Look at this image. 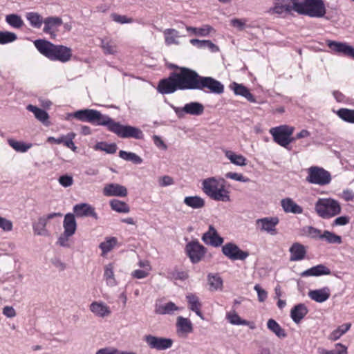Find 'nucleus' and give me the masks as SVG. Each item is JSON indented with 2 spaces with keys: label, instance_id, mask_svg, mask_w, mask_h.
<instances>
[{
  "label": "nucleus",
  "instance_id": "obj_1",
  "mask_svg": "<svg viewBox=\"0 0 354 354\" xmlns=\"http://www.w3.org/2000/svg\"><path fill=\"white\" fill-rule=\"evenodd\" d=\"M270 11L273 13L296 12L312 18H322L326 14L324 0H274Z\"/></svg>",
  "mask_w": 354,
  "mask_h": 354
},
{
  "label": "nucleus",
  "instance_id": "obj_26",
  "mask_svg": "<svg viewBox=\"0 0 354 354\" xmlns=\"http://www.w3.org/2000/svg\"><path fill=\"white\" fill-rule=\"evenodd\" d=\"M330 274V270L323 264H319L302 272L300 275L302 277H319Z\"/></svg>",
  "mask_w": 354,
  "mask_h": 354
},
{
  "label": "nucleus",
  "instance_id": "obj_28",
  "mask_svg": "<svg viewBox=\"0 0 354 354\" xmlns=\"http://www.w3.org/2000/svg\"><path fill=\"white\" fill-rule=\"evenodd\" d=\"M165 43L167 46L179 45V39L182 37L175 28H167L163 30Z\"/></svg>",
  "mask_w": 354,
  "mask_h": 354
},
{
  "label": "nucleus",
  "instance_id": "obj_22",
  "mask_svg": "<svg viewBox=\"0 0 354 354\" xmlns=\"http://www.w3.org/2000/svg\"><path fill=\"white\" fill-rule=\"evenodd\" d=\"M76 134L74 132H70L66 135H62L59 138L48 137L47 141L50 143L57 145L64 144L65 147L71 149L73 151H76L77 147L73 142V139L75 138Z\"/></svg>",
  "mask_w": 354,
  "mask_h": 354
},
{
  "label": "nucleus",
  "instance_id": "obj_14",
  "mask_svg": "<svg viewBox=\"0 0 354 354\" xmlns=\"http://www.w3.org/2000/svg\"><path fill=\"white\" fill-rule=\"evenodd\" d=\"M279 220L277 217H264L256 221V227L261 232H265L274 236L277 234L276 226Z\"/></svg>",
  "mask_w": 354,
  "mask_h": 354
},
{
  "label": "nucleus",
  "instance_id": "obj_9",
  "mask_svg": "<svg viewBox=\"0 0 354 354\" xmlns=\"http://www.w3.org/2000/svg\"><path fill=\"white\" fill-rule=\"evenodd\" d=\"M306 180L311 184L322 186L330 183L331 176L330 174L324 169L313 166L308 169Z\"/></svg>",
  "mask_w": 354,
  "mask_h": 354
},
{
  "label": "nucleus",
  "instance_id": "obj_55",
  "mask_svg": "<svg viewBox=\"0 0 354 354\" xmlns=\"http://www.w3.org/2000/svg\"><path fill=\"white\" fill-rule=\"evenodd\" d=\"M304 232L308 236L312 239H321L322 231L312 226H306L303 229Z\"/></svg>",
  "mask_w": 354,
  "mask_h": 354
},
{
  "label": "nucleus",
  "instance_id": "obj_38",
  "mask_svg": "<svg viewBox=\"0 0 354 354\" xmlns=\"http://www.w3.org/2000/svg\"><path fill=\"white\" fill-rule=\"evenodd\" d=\"M183 202L193 209H200L205 206L204 199L198 196H186Z\"/></svg>",
  "mask_w": 354,
  "mask_h": 354
},
{
  "label": "nucleus",
  "instance_id": "obj_10",
  "mask_svg": "<svg viewBox=\"0 0 354 354\" xmlns=\"http://www.w3.org/2000/svg\"><path fill=\"white\" fill-rule=\"evenodd\" d=\"M144 340L147 346L151 349L158 351H164L171 348L174 344L171 338L147 335L144 337Z\"/></svg>",
  "mask_w": 354,
  "mask_h": 354
},
{
  "label": "nucleus",
  "instance_id": "obj_8",
  "mask_svg": "<svg viewBox=\"0 0 354 354\" xmlns=\"http://www.w3.org/2000/svg\"><path fill=\"white\" fill-rule=\"evenodd\" d=\"M295 128L288 125H281L270 129V133L272 136L274 141L279 145L288 149L289 145L295 140L291 136Z\"/></svg>",
  "mask_w": 354,
  "mask_h": 354
},
{
  "label": "nucleus",
  "instance_id": "obj_44",
  "mask_svg": "<svg viewBox=\"0 0 354 354\" xmlns=\"http://www.w3.org/2000/svg\"><path fill=\"white\" fill-rule=\"evenodd\" d=\"M110 206L113 210L119 213H129L130 212V207L126 203L117 199L111 200Z\"/></svg>",
  "mask_w": 354,
  "mask_h": 354
},
{
  "label": "nucleus",
  "instance_id": "obj_49",
  "mask_svg": "<svg viewBox=\"0 0 354 354\" xmlns=\"http://www.w3.org/2000/svg\"><path fill=\"white\" fill-rule=\"evenodd\" d=\"M226 319L232 325H248V322L242 319L239 315L234 311H230L226 315Z\"/></svg>",
  "mask_w": 354,
  "mask_h": 354
},
{
  "label": "nucleus",
  "instance_id": "obj_3",
  "mask_svg": "<svg viewBox=\"0 0 354 354\" xmlns=\"http://www.w3.org/2000/svg\"><path fill=\"white\" fill-rule=\"evenodd\" d=\"M38 51L52 61H59L66 63L72 57V49L63 45H55L44 40L37 39L34 42Z\"/></svg>",
  "mask_w": 354,
  "mask_h": 354
},
{
  "label": "nucleus",
  "instance_id": "obj_16",
  "mask_svg": "<svg viewBox=\"0 0 354 354\" xmlns=\"http://www.w3.org/2000/svg\"><path fill=\"white\" fill-rule=\"evenodd\" d=\"M186 252L193 263L199 262L205 254V248L198 241H192L186 245Z\"/></svg>",
  "mask_w": 354,
  "mask_h": 354
},
{
  "label": "nucleus",
  "instance_id": "obj_47",
  "mask_svg": "<svg viewBox=\"0 0 354 354\" xmlns=\"http://www.w3.org/2000/svg\"><path fill=\"white\" fill-rule=\"evenodd\" d=\"M180 308L176 306L174 303L169 301L159 306L156 308V312L161 315L172 314L174 311L178 310Z\"/></svg>",
  "mask_w": 354,
  "mask_h": 354
},
{
  "label": "nucleus",
  "instance_id": "obj_2",
  "mask_svg": "<svg viewBox=\"0 0 354 354\" xmlns=\"http://www.w3.org/2000/svg\"><path fill=\"white\" fill-rule=\"evenodd\" d=\"M199 79L200 75L196 71L182 67L178 72H174L168 78L162 80L158 90L162 94L172 93L177 90H195Z\"/></svg>",
  "mask_w": 354,
  "mask_h": 354
},
{
  "label": "nucleus",
  "instance_id": "obj_54",
  "mask_svg": "<svg viewBox=\"0 0 354 354\" xmlns=\"http://www.w3.org/2000/svg\"><path fill=\"white\" fill-rule=\"evenodd\" d=\"M337 115L344 121L354 123V110L341 109L337 111Z\"/></svg>",
  "mask_w": 354,
  "mask_h": 354
},
{
  "label": "nucleus",
  "instance_id": "obj_53",
  "mask_svg": "<svg viewBox=\"0 0 354 354\" xmlns=\"http://www.w3.org/2000/svg\"><path fill=\"white\" fill-rule=\"evenodd\" d=\"M17 39V35L9 31H0V44H6L15 41Z\"/></svg>",
  "mask_w": 354,
  "mask_h": 354
},
{
  "label": "nucleus",
  "instance_id": "obj_41",
  "mask_svg": "<svg viewBox=\"0 0 354 354\" xmlns=\"http://www.w3.org/2000/svg\"><path fill=\"white\" fill-rule=\"evenodd\" d=\"M113 265L109 263L104 267V278L109 286L113 287L117 285V281L114 277Z\"/></svg>",
  "mask_w": 354,
  "mask_h": 354
},
{
  "label": "nucleus",
  "instance_id": "obj_57",
  "mask_svg": "<svg viewBox=\"0 0 354 354\" xmlns=\"http://www.w3.org/2000/svg\"><path fill=\"white\" fill-rule=\"evenodd\" d=\"M247 21L246 19L234 18L230 20V25L236 30L241 31L246 28Z\"/></svg>",
  "mask_w": 354,
  "mask_h": 354
},
{
  "label": "nucleus",
  "instance_id": "obj_59",
  "mask_svg": "<svg viewBox=\"0 0 354 354\" xmlns=\"http://www.w3.org/2000/svg\"><path fill=\"white\" fill-rule=\"evenodd\" d=\"M111 19L116 23L118 24H130L133 21L132 18H129L125 15H120L116 13H112L111 15Z\"/></svg>",
  "mask_w": 354,
  "mask_h": 354
},
{
  "label": "nucleus",
  "instance_id": "obj_5",
  "mask_svg": "<svg viewBox=\"0 0 354 354\" xmlns=\"http://www.w3.org/2000/svg\"><path fill=\"white\" fill-rule=\"evenodd\" d=\"M106 128L122 138H132L140 140L144 137L142 131L139 128L130 125H122L111 118H109Z\"/></svg>",
  "mask_w": 354,
  "mask_h": 354
},
{
  "label": "nucleus",
  "instance_id": "obj_35",
  "mask_svg": "<svg viewBox=\"0 0 354 354\" xmlns=\"http://www.w3.org/2000/svg\"><path fill=\"white\" fill-rule=\"evenodd\" d=\"M189 308L191 310L194 311L201 319H203V315L201 311V304L197 296L193 294H189L186 296Z\"/></svg>",
  "mask_w": 354,
  "mask_h": 354
},
{
  "label": "nucleus",
  "instance_id": "obj_7",
  "mask_svg": "<svg viewBox=\"0 0 354 354\" xmlns=\"http://www.w3.org/2000/svg\"><path fill=\"white\" fill-rule=\"evenodd\" d=\"M315 207L317 214L324 218L333 217L341 212L339 203L330 198H319L316 202Z\"/></svg>",
  "mask_w": 354,
  "mask_h": 354
},
{
  "label": "nucleus",
  "instance_id": "obj_13",
  "mask_svg": "<svg viewBox=\"0 0 354 354\" xmlns=\"http://www.w3.org/2000/svg\"><path fill=\"white\" fill-rule=\"evenodd\" d=\"M223 254L229 259L235 260H245L248 256V252L241 250L237 245L234 243H227L222 247Z\"/></svg>",
  "mask_w": 354,
  "mask_h": 354
},
{
  "label": "nucleus",
  "instance_id": "obj_48",
  "mask_svg": "<svg viewBox=\"0 0 354 354\" xmlns=\"http://www.w3.org/2000/svg\"><path fill=\"white\" fill-rule=\"evenodd\" d=\"M119 156L124 160L131 161L135 164H140L142 162V159L136 153L133 152H127L121 150L119 152Z\"/></svg>",
  "mask_w": 354,
  "mask_h": 354
},
{
  "label": "nucleus",
  "instance_id": "obj_15",
  "mask_svg": "<svg viewBox=\"0 0 354 354\" xmlns=\"http://www.w3.org/2000/svg\"><path fill=\"white\" fill-rule=\"evenodd\" d=\"M173 109L178 118H183L185 113L200 115L204 111V106L197 102L187 103L182 108L173 106Z\"/></svg>",
  "mask_w": 354,
  "mask_h": 354
},
{
  "label": "nucleus",
  "instance_id": "obj_21",
  "mask_svg": "<svg viewBox=\"0 0 354 354\" xmlns=\"http://www.w3.org/2000/svg\"><path fill=\"white\" fill-rule=\"evenodd\" d=\"M62 19L59 17H48L44 20V32L50 35L51 38H55L58 28L62 24Z\"/></svg>",
  "mask_w": 354,
  "mask_h": 354
},
{
  "label": "nucleus",
  "instance_id": "obj_23",
  "mask_svg": "<svg viewBox=\"0 0 354 354\" xmlns=\"http://www.w3.org/2000/svg\"><path fill=\"white\" fill-rule=\"evenodd\" d=\"M90 311L97 317L104 318L111 314L110 307L104 302L95 301L89 305Z\"/></svg>",
  "mask_w": 354,
  "mask_h": 354
},
{
  "label": "nucleus",
  "instance_id": "obj_30",
  "mask_svg": "<svg viewBox=\"0 0 354 354\" xmlns=\"http://www.w3.org/2000/svg\"><path fill=\"white\" fill-rule=\"evenodd\" d=\"M281 207L286 213L299 214L303 212V209L297 205L292 198H286L281 201Z\"/></svg>",
  "mask_w": 354,
  "mask_h": 354
},
{
  "label": "nucleus",
  "instance_id": "obj_17",
  "mask_svg": "<svg viewBox=\"0 0 354 354\" xmlns=\"http://www.w3.org/2000/svg\"><path fill=\"white\" fill-rule=\"evenodd\" d=\"M326 44L335 53L354 59V48L346 43L327 40Z\"/></svg>",
  "mask_w": 354,
  "mask_h": 354
},
{
  "label": "nucleus",
  "instance_id": "obj_40",
  "mask_svg": "<svg viewBox=\"0 0 354 354\" xmlns=\"http://www.w3.org/2000/svg\"><path fill=\"white\" fill-rule=\"evenodd\" d=\"M26 18L29 21L30 26L35 28H41L44 20L42 17L35 12H28L26 14Z\"/></svg>",
  "mask_w": 354,
  "mask_h": 354
},
{
  "label": "nucleus",
  "instance_id": "obj_18",
  "mask_svg": "<svg viewBox=\"0 0 354 354\" xmlns=\"http://www.w3.org/2000/svg\"><path fill=\"white\" fill-rule=\"evenodd\" d=\"M176 334L180 337H187L193 332V324L188 318L178 316L176 322Z\"/></svg>",
  "mask_w": 354,
  "mask_h": 354
},
{
  "label": "nucleus",
  "instance_id": "obj_64",
  "mask_svg": "<svg viewBox=\"0 0 354 354\" xmlns=\"http://www.w3.org/2000/svg\"><path fill=\"white\" fill-rule=\"evenodd\" d=\"M330 354H347V347L340 343L335 344L334 349L330 350Z\"/></svg>",
  "mask_w": 354,
  "mask_h": 354
},
{
  "label": "nucleus",
  "instance_id": "obj_31",
  "mask_svg": "<svg viewBox=\"0 0 354 354\" xmlns=\"http://www.w3.org/2000/svg\"><path fill=\"white\" fill-rule=\"evenodd\" d=\"M186 30L190 33V35H194L197 37H207L211 32H214L213 27L208 24H204L201 27H192L186 26Z\"/></svg>",
  "mask_w": 354,
  "mask_h": 354
},
{
  "label": "nucleus",
  "instance_id": "obj_33",
  "mask_svg": "<svg viewBox=\"0 0 354 354\" xmlns=\"http://www.w3.org/2000/svg\"><path fill=\"white\" fill-rule=\"evenodd\" d=\"M64 232L67 234L73 235L77 230V223L73 214L68 213L65 215L63 221Z\"/></svg>",
  "mask_w": 354,
  "mask_h": 354
},
{
  "label": "nucleus",
  "instance_id": "obj_43",
  "mask_svg": "<svg viewBox=\"0 0 354 354\" xmlns=\"http://www.w3.org/2000/svg\"><path fill=\"white\" fill-rule=\"evenodd\" d=\"M351 324L346 323L339 326L337 329L334 330L329 335V339L332 341H336L339 339L343 335H344L351 328Z\"/></svg>",
  "mask_w": 354,
  "mask_h": 354
},
{
  "label": "nucleus",
  "instance_id": "obj_62",
  "mask_svg": "<svg viewBox=\"0 0 354 354\" xmlns=\"http://www.w3.org/2000/svg\"><path fill=\"white\" fill-rule=\"evenodd\" d=\"M72 235L67 234L64 232L60 235L59 237L57 243L62 247L68 248L70 246L69 245V238L71 237Z\"/></svg>",
  "mask_w": 354,
  "mask_h": 354
},
{
  "label": "nucleus",
  "instance_id": "obj_20",
  "mask_svg": "<svg viewBox=\"0 0 354 354\" xmlns=\"http://www.w3.org/2000/svg\"><path fill=\"white\" fill-rule=\"evenodd\" d=\"M102 192L105 196L108 197H125L128 194L127 189L124 186L118 183H109L106 185L103 188Z\"/></svg>",
  "mask_w": 354,
  "mask_h": 354
},
{
  "label": "nucleus",
  "instance_id": "obj_51",
  "mask_svg": "<svg viewBox=\"0 0 354 354\" xmlns=\"http://www.w3.org/2000/svg\"><path fill=\"white\" fill-rule=\"evenodd\" d=\"M101 47L106 55H114L117 53V46L112 41L102 39Z\"/></svg>",
  "mask_w": 354,
  "mask_h": 354
},
{
  "label": "nucleus",
  "instance_id": "obj_24",
  "mask_svg": "<svg viewBox=\"0 0 354 354\" xmlns=\"http://www.w3.org/2000/svg\"><path fill=\"white\" fill-rule=\"evenodd\" d=\"M73 212L77 217L91 216L95 219L97 215L95 208L88 203H80L73 207Z\"/></svg>",
  "mask_w": 354,
  "mask_h": 354
},
{
  "label": "nucleus",
  "instance_id": "obj_36",
  "mask_svg": "<svg viewBox=\"0 0 354 354\" xmlns=\"http://www.w3.org/2000/svg\"><path fill=\"white\" fill-rule=\"evenodd\" d=\"M234 93L236 95H241L245 97L249 102H254L255 99L250 91L243 85L234 82L232 86Z\"/></svg>",
  "mask_w": 354,
  "mask_h": 354
},
{
  "label": "nucleus",
  "instance_id": "obj_61",
  "mask_svg": "<svg viewBox=\"0 0 354 354\" xmlns=\"http://www.w3.org/2000/svg\"><path fill=\"white\" fill-rule=\"evenodd\" d=\"M254 290L258 295V300L260 302H263L268 297L267 292L263 290L259 284H256L254 287Z\"/></svg>",
  "mask_w": 354,
  "mask_h": 354
},
{
  "label": "nucleus",
  "instance_id": "obj_37",
  "mask_svg": "<svg viewBox=\"0 0 354 354\" xmlns=\"http://www.w3.org/2000/svg\"><path fill=\"white\" fill-rule=\"evenodd\" d=\"M207 282L212 291L221 290L223 288V279L218 274H209Z\"/></svg>",
  "mask_w": 354,
  "mask_h": 354
},
{
  "label": "nucleus",
  "instance_id": "obj_4",
  "mask_svg": "<svg viewBox=\"0 0 354 354\" xmlns=\"http://www.w3.org/2000/svg\"><path fill=\"white\" fill-rule=\"evenodd\" d=\"M225 179L215 177L207 178L202 182L203 192L210 198L222 202L230 201V192L225 188Z\"/></svg>",
  "mask_w": 354,
  "mask_h": 354
},
{
  "label": "nucleus",
  "instance_id": "obj_34",
  "mask_svg": "<svg viewBox=\"0 0 354 354\" xmlns=\"http://www.w3.org/2000/svg\"><path fill=\"white\" fill-rule=\"evenodd\" d=\"M225 156L230 161L231 163L239 167L247 165V159L241 154H237L233 151L224 149Z\"/></svg>",
  "mask_w": 354,
  "mask_h": 354
},
{
  "label": "nucleus",
  "instance_id": "obj_58",
  "mask_svg": "<svg viewBox=\"0 0 354 354\" xmlns=\"http://www.w3.org/2000/svg\"><path fill=\"white\" fill-rule=\"evenodd\" d=\"M225 176L227 178H230L236 181L248 183L250 181V179L247 177H245L243 174L236 173V172H227L225 174Z\"/></svg>",
  "mask_w": 354,
  "mask_h": 354
},
{
  "label": "nucleus",
  "instance_id": "obj_42",
  "mask_svg": "<svg viewBox=\"0 0 354 354\" xmlns=\"http://www.w3.org/2000/svg\"><path fill=\"white\" fill-rule=\"evenodd\" d=\"M9 145L17 152L25 153L32 147V144L17 141L14 139H8Z\"/></svg>",
  "mask_w": 354,
  "mask_h": 354
},
{
  "label": "nucleus",
  "instance_id": "obj_56",
  "mask_svg": "<svg viewBox=\"0 0 354 354\" xmlns=\"http://www.w3.org/2000/svg\"><path fill=\"white\" fill-rule=\"evenodd\" d=\"M96 354H136L133 351H121L113 348H104L98 350Z\"/></svg>",
  "mask_w": 354,
  "mask_h": 354
},
{
  "label": "nucleus",
  "instance_id": "obj_11",
  "mask_svg": "<svg viewBox=\"0 0 354 354\" xmlns=\"http://www.w3.org/2000/svg\"><path fill=\"white\" fill-rule=\"evenodd\" d=\"M197 90L207 89L214 94H221L224 91L223 84L211 77L200 76Z\"/></svg>",
  "mask_w": 354,
  "mask_h": 354
},
{
  "label": "nucleus",
  "instance_id": "obj_6",
  "mask_svg": "<svg viewBox=\"0 0 354 354\" xmlns=\"http://www.w3.org/2000/svg\"><path fill=\"white\" fill-rule=\"evenodd\" d=\"M73 118L82 121L87 122L96 125L107 126L109 116L102 114L99 111L95 109H82L73 113Z\"/></svg>",
  "mask_w": 354,
  "mask_h": 354
},
{
  "label": "nucleus",
  "instance_id": "obj_32",
  "mask_svg": "<svg viewBox=\"0 0 354 354\" xmlns=\"http://www.w3.org/2000/svg\"><path fill=\"white\" fill-rule=\"evenodd\" d=\"M308 310L304 304L295 306L290 310V317L293 322L299 324L307 315Z\"/></svg>",
  "mask_w": 354,
  "mask_h": 354
},
{
  "label": "nucleus",
  "instance_id": "obj_63",
  "mask_svg": "<svg viewBox=\"0 0 354 354\" xmlns=\"http://www.w3.org/2000/svg\"><path fill=\"white\" fill-rule=\"evenodd\" d=\"M59 183L64 187H70L73 183V177L68 175L62 176L59 178Z\"/></svg>",
  "mask_w": 354,
  "mask_h": 354
},
{
  "label": "nucleus",
  "instance_id": "obj_50",
  "mask_svg": "<svg viewBox=\"0 0 354 354\" xmlns=\"http://www.w3.org/2000/svg\"><path fill=\"white\" fill-rule=\"evenodd\" d=\"M6 21L12 27L19 28L23 26L24 21L21 17L16 14H10L6 17Z\"/></svg>",
  "mask_w": 354,
  "mask_h": 354
},
{
  "label": "nucleus",
  "instance_id": "obj_27",
  "mask_svg": "<svg viewBox=\"0 0 354 354\" xmlns=\"http://www.w3.org/2000/svg\"><path fill=\"white\" fill-rule=\"evenodd\" d=\"M330 295L329 288L324 287L320 289L310 290L308 292V297L313 301L318 303H323L326 301Z\"/></svg>",
  "mask_w": 354,
  "mask_h": 354
},
{
  "label": "nucleus",
  "instance_id": "obj_25",
  "mask_svg": "<svg viewBox=\"0 0 354 354\" xmlns=\"http://www.w3.org/2000/svg\"><path fill=\"white\" fill-rule=\"evenodd\" d=\"M289 252L290 253V260L291 261H301L306 254L305 246L299 243H294L290 248Z\"/></svg>",
  "mask_w": 354,
  "mask_h": 354
},
{
  "label": "nucleus",
  "instance_id": "obj_39",
  "mask_svg": "<svg viewBox=\"0 0 354 354\" xmlns=\"http://www.w3.org/2000/svg\"><path fill=\"white\" fill-rule=\"evenodd\" d=\"M268 328L279 338H285L287 334L283 328L274 319H270L267 322Z\"/></svg>",
  "mask_w": 354,
  "mask_h": 354
},
{
  "label": "nucleus",
  "instance_id": "obj_46",
  "mask_svg": "<svg viewBox=\"0 0 354 354\" xmlns=\"http://www.w3.org/2000/svg\"><path fill=\"white\" fill-rule=\"evenodd\" d=\"M94 149L105 151L107 153L113 154L115 153L117 151V145L115 143L99 142L95 145Z\"/></svg>",
  "mask_w": 354,
  "mask_h": 354
},
{
  "label": "nucleus",
  "instance_id": "obj_19",
  "mask_svg": "<svg viewBox=\"0 0 354 354\" xmlns=\"http://www.w3.org/2000/svg\"><path fill=\"white\" fill-rule=\"evenodd\" d=\"M202 241L205 244L214 247H219L223 243V239L219 236L216 230L212 225H209L208 231L203 234Z\"/></svg>",
  "mask_w": 354,
  "mask_h": 354
},
{
  "label": "nucleus",
  "instance_id": "obj_52",
  "mask_svg": "<svg viewBox=\"0 0 354 354\" xmlns=\"http://www.w3.org/2000/svg\"><path fill=\"white\" fill-rule=\"evenodd\" d=\"M322 240H324L329 243H340L342 242L341 236L335 234L334 233L325 230L322 232Z\"/></svg>",
  "mask_w": 354,
  "mask_h": 354
},
{
  "label": "nucleus",
  "instance_id": "obj_45",
  "mask_svg": "<svg viewBox=\"0 0 354 354\" xmlns=\"http://www.w3.org/2000/svg\"><path fill=\"white\" fill-rule=\"evenodd\" d=\"M117 239L115 237H109L102 242L99 247L102 250V255H105L109 252L117 244Z\"/></svg>",
  "mask_w": 354,
  "mask_h": 354
},
{
  "label": "nucleus",
  "instance_id": "obj_60",
  "mask_svg": "<svg viewBox=\"0 0 354 354\" xmlns=\"http://www.w3.org/2000/svg\"><path fill=\"white\" fill-rule=\"evenodd\" d=\"M0 228L3 232H11L13 229V223L10 220L0 216Z\"/></svg>",
  "mask_w": 354,
  "mask_h": 354
},
{
  "label": "nucleus",
  "instance_id": "obj_29",
  "mask_svg": "<svg viewBox=\"0 0 354 354\" xmlns=\"http://www.w3.org/2000/svg\"><path fill=\"white\" fill-rule=\"evenodd\" d=\"M26 109L29 111L32 112L34 114L35 118L41 122L46 127L50 125V122L49 121V115L46 111L32 104L28 105Z\"/></svg>",
  "mask_w": 354,
  "mask_h": 354
},
{
  "label": "nucleus",
  "instance_id": "obj_12",
  "mask_svg": "<svg viewBox=\"0 0 354 354\" xmlns=\"http://www.w3.org/2000/svg\"><path fill=\"white\" fill-rule=\"evenodd\" d=\"M57 216H62V214L50 213L39 217L38 219L33 222L32 225L34 234L37 236H48L49 232L46 229L48 221Z\"/></svg>",
  "mask_w": 354,
  "mask_h": 354
}]
</instances>
